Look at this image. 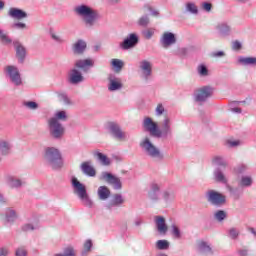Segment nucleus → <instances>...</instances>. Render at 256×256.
Here are the masks:
<instances>
[{
  "mask_svg": "<svg viewBox=\"0 0 256 256\" xmlns=\"http://www.w3.org/2000/svg\"><path fill=\"white\" fill-rule=\"evenodd\" d=\"M0 39L3 43H11L12 42L10 37L7 36V34H5V31H3V30H0Z\"/></svg>",
  "mask_w": 256,
  "mask_h": 256,
  "instance_id": "obj_52",
  "label": "nucleus"
},
{
  "mask_svg": "<svg viewBox=\"0 0 256 256\" xmlns=\"http://www.w3.org/2000/svg\"><path fill=\"white\" fill-rule=\"evenodd\" d=\"M108 131L116 141H127V133L116 122H108Z\"/></svg>",
  "mask_w": 256,
  "mask_h": 256,
  "instance_id": "obj_11",
  "label": "nucleus"
},
{
  "mask_svg": "<svg viewBox=\"0 0 256 256\" xmlns=\"http://www.w3.org/2000/svg\"><path fill=\"white\" fill-rule=\"evenodd\" d=\"M212 164L216 165L217 167H227V162L222 156H214L212 158Z\"/></svg>",
  "mask_w": 256,
  "mask_h": 256,
  "instance_id": "obj_35",
  "label": "nucleus"
},
{
  "mask_svg": "<svg viewBox=\"0 0 256 256\" xmlns=\"http://www.w3.org/2000/svg\"><path fill=\"white\" fill-rule=\"evenodd\" d=\"M214 91L215 89L211 86L198 88L194 92V101H196V103H205L207 99L213 96Z\"/></svg>",
  "mask_w": 256,
  "mask_h": 256,
  "instance_id": "obj_8",
  "label": "nucleus"
},
{
  "mask_svg": "<svg viewBox=\"0 0 256 256\" xmlns=\"http://www.w3.org/2000/svg\"><path fill=\"white\" fill-rule=\"evenodd\" d=\"M100 181H105L108 185H112L115 191H121L123 189V183L121 179L110 172H102L100 176Z\"/></svg>",
  "mask_w": 256,
  "mask_h": 256,
  "instance_id": "obj_10",
  "label": "nucleus"
},
{
  "mask_svg": "<svg viewBox=\"0 0 256 256\" xmlns=\"http://www.w3.org/2000/svg\"><path fill=\"white\" fill-rule=\"evenodd\" d=\"M143 127L145 130L149 131L152 137L157 136L159 125H157V122H153V119H151L150 117L144 118Z\"/></svg>",
  "mask_w": 256,
  "mask_h": 256,
  "instance_id": "obj_18",
  "label": "nucleus"
},
{
  "mask_svg": "<svg viewBox=\"0 0 256 256\" xmlns=\"http://www.w3.org/2000/svg\"><path fill=\"white\" fill-rule=\"evenodd\" d=\"M60 99L61 101H63L65 105H73V102H71V99H69V97L65 94L60 95Z\"/></svg>",
  "mask_w": 256,
  "mask_h": 256,
  "instance_id": "obj_54",
  "label": "nucleus"
},
{
  "mask_svg": "<svg viewBox=\"0 0 256 256\" xmlns=\"http://www.w3.org/2000/svg\"><path fill=\"white\" fill-rule=\"evenodd\" d=\"M143 36L145 39H151V37H153V32L151 30H145L143 31Z\"/></svg>",
  "mask_w": 256,
  "mask_h": 256,
  "instance_id": "obj_60",
  "label": "nucleus"
},
{
  "mask_svg": "<svg viewBox=\"0 0 256 256\" xmlns=\"http://www.w3.org/2000/svg\"><path fill=\"white\" fill-rule=\"evenodd\" d=\"M241 47L242 45L241 42H239V40H236L232 43V49H234L235 51H239Z\"/></svg>",
  "mask_w": 256,
  "mask_h": 256,
  "instance_id": "obj_57",
  "label": "nucleus"
},
{
  "mask_svg": "<svg viewBox=\"0 0 256 256\" xmlns=\"http://www.w3.org/2000/svg\"><path fill=\"white\" fill-rule=\"evenodd\" d=\"M22 231H24L25 233L29 231H35V226H33V224H25L22 226Z\"/></svg>",
  "mask_w": 256,
  "mask_h": 256,
  "instance_id": "obj_55",
  "label": "nucleus"
},
{
  "mask_svg": "<svg viewBox=\"0 0 256 256\" xmlns=\"http://www.w3.org/2000/svg\"><path fill=\"white\" fill-rule=\"evenodd\" d=\"M17 219V212L13 209H8L6 211V221L8 223H14V221Z\"/></svg>",
  "mask_w": 256,
  "mask_h": 256,
  "instance_id": "obj_37",
  "label": "nucleus"
},
{
  "mask_svg": "<svg viewBox=\"0 0 256 256\" xmlns=\"http://www.w3.org/2000/svg\"><path fill=\"white\" fill-rule=\"evenodd\" d=\"M15 256H27V249L25 246L18 247L15 251Z\"/></svg>",
  "mask_w": 256,
  "mask_h": 256,
  "instance_id": "obj_50",
  "label": "nucleus"
},
{
  "mask_svg": "<svg viewBox=\"0 0 256 256\" xmlns=\"http://www.w3.org/2000/svg\"><path fill=\"white\" fill-rule=\"evenodd\" d=\"M74 13H76L78 17H81L82 23H84L86 29H93L95 23L101 19L99 12L86 4L76 6Z\"/></svg>",
  "mask_w": 256,
  "mask_h": 256,
  "instance_id": "obj_2",
  "label": "nucleus"
},
{
  "mask_svg": "<svg viewBox=\"0 0 256 256\" xmlns=\"http://www.w3.org/2000/svg\"><path fill=\"white\" fill-rule=\"evenodd\" d=\"M214 219L218 221V223H223V221L227 219V212H225V210L216 211L214 213Z\"/></svg>",
  "mask_w": 256,
  "mask_h": 256,
  "instance_id": "obj_34",
  "label": "nucleus"
},
{
  "mask_svg": "<svg viewBox=\"0 0 256 256\" xmlns=\"http://www.w3.org/2000/svg\"><path fill=\"white\" fill-rule=\"evenodd\" d=\"M5 71L13 85L16 87L23 85V79H21V73L19 72V68H17V66L8 65L5 67Z\"/></svg>",
  "mask_w": 256,
  "mask_h": 256,
  "instance_id": "obj_12",
  "label": "nucleus"
},
{
  "mask_svg": "<svg viewBox=\"0 0 256 256\" xmlns=\"http://www.w3.org/2000/svg\"><path fill=\"white\" fill-rule=\"evenodd\" d=\"M108 81H109L108 90L119 91L120 89H123V83H121V80L119 78H115V76L110 75L108 77Z\"/></svg>",
  "mask_w": 256,
  "mask_h": 256,
  "instance_id": "obj_25",
  "label": "nucleus"
},
{
  "mask_svg": "<svg viewBox=\"0 0 256 256\" xmlns=\"http://www.w3.org/2000/svg\"><path fill=\"white\" fill-rule=\"evenodd\" d=\"M137 23L139 27H149V24L151 23V20L149 19V15H143L138 19Z\"/></svg>",
  "mask_w": 256,
  "mask_h": 256,
  "instance_id": "obj_41",
  "label": "nucleus"
},
{
  "mask_svg": "<svg viewBox=\"0 0 256 256\" xmlns=\"http://www.w3.org/2000/svg\"><path fill=\"white\" fill-rule=\"evenodd\" d=\"M248 231H249V233H251V234L255 237V239H256V230H255V228L249 227V228H248Z\"/></svg>",
  "mask_w": 256,
  "mask_h": 256,
  "instance_id": "obj_64",
  "label": "nucleus"
},
{
  "mask_svg": "<svg viewBox=\"0 0 256 256\" xmlns=\"http://www.w3.org/2000/svg\"><path fill=\"white\" fill-rule=\"evenodd\" d=\"M241 142L239 141H232V140H228L226 141V144L228 145V147H237L240 145Z\"/></svg>",
  "mask_w": 256,
  "mask_h": 256,
  "instance_id": "obj_58",
  "label": "nucleus"
},
{
  "mask_svg": "<svg viewBox=\"0 0 256 256\" xmlns=\"http://www.w3.org/2000/svg\"><path fill=\"white\" fill-rule=\"evenodd\" d=\"M50 37L53 39V41H56V43H65V39L61 37V35L55 33V32H50Z\"/></svg>",
  "mask_w": 256,
  "mask_h": 256,
  "instance_id": "obj_49",
  "label": "nucleus"
},
{
  "mask_svg": "<svg viewBox=\"0 0 256 256\" xmlns=\"http://www.w3.org/2000/svg\"><path fill=\"white\" fill-rule=\"evenodd\" d=\"M171 125V118L165 115L161 122V129L158 128L156 132V139H171L173 137V128H171Z\"/></svg>",
  "mask_w": 256,
  "mask_h": 256,
  "instance_id": "obj_6",
  "label": "nucleus"
},
{
  "mask_svg": "<svg viewBox=\"0 0 256 256\" xmlns=\"http://www.w3.org/2000/svg\"><path fill=\"white\" fill-rule=\"evenodd\" d=\"M71 185L74 195L78 196L83 205L86 207H93V201L89 198V194H87V186L81 183L77 177H72Z\"/></svg>",
  "mask_w": 256,
  "mask_h": 256,
  "instance_id": "obj_3",
  "label": "nucleus"
},
{
  "mask_svg": "<svg viewBox=\"0 0 256 256\" xmlns=\"http://www.w3.org/2000/svg\"><path fill=\"white\" fill-rule=\"evenodd\" d=\"M9 254V251L7 248H1L0 249V256H7Z\"/></svg>",
  "mask_w": 256,
  "mask_h": 256,
  "instance_id": "obj_63",
  "label": "nucleus"
},
{
  "mask_svg": "<svg viewBox=\"0 0 256 256\" xmlns=\"http://www.w3.org/2000/svg\"><path fill=\"white\" fill-rule=\"evenodd\" d=\"M239 65H256V57H239L238 58Z\"/></svg>",
  "mask_w": 256,
  "mask_h": 256,
  "instance_id": "obj_31",
  "label": "nucleus"
},
{
  "mask_svg": "<svg viewBox=\"0 0 256 256\" xmlns=\"http://www.w3.org/2000/svg\"><path fill=\"white\" fill-rule=\"evenodd\" d=\"M5 181L7 185L11 187V189H19L20 187H23V185H25L24 181H22L21 179H18L13 175H6Z\"/></svg>",
  "mask_w": 256,
  "mask_h": 256,
  "instance_id": "obj_22",
  "label": "nucleus"
},
{
  "mask_svg": "<svg viewBox=\"0 0 256 256\" xmlns=\"http://www.w3.org/2000/svg\"><path fill=\"white\" fill-rule=\"evenodd\" d=\"M202 9L203 11H206V13H211V10L213 9V4H211L210 2H203Z\"/></svg>",
  "mask_w": 256,
  "mask_h": 256,
  "instance_id": "obj_53",
  "label": "nucleus"
},
{
  "mask_svg": "<svg viewBox=\"0 0 256 256\" xmlns=\"http://www.w3.org/2000/svg\"><path fill=\"white\" fill-rule=\"evenodd\" d=\"M55 256H75V249L73 247H67L64 249V253L55 254Z\"/></svg>",
  "mask_w": 256,
  "mask_h": 256,
  "instance_id": "obj_48",
  "label": "nucleus"
},
{
  "mask_svg": "<svg viewBox=\"0 0 256 256\" xmlns=\"http://www.w3.org/2000/svg\"><path fill=\"white\" fill-rule=\"evenodd\" d=\"M48 130L52 139H63V136L65 135V126H63L61 122L48 120Z\"/></svg>",
  "mask_w": 256,
  "mask_h": 256,
  "instance_id": "obj_9",
  "label": "nucleus"
},
{
  "mask_svg": "<svg viewBox=\"0 0 256 256\" xmlns=\"http://www.w3.org/2000/svg\"><path fill=\"white\" fill-rule=\"evenodd\" d=\"M186 12L191 13L192 15H198L199 14V8L195 3L193 2H188L186 3Z\"/></svg>",
  "mask_w": 256,
  "mask_h": 256,
  "instance_id": "obj_36",
  "label": "nucleus"
},
{
  "mask_svg": "<svg viewBox=\"0 0 256 256\" xmlns=\"http://www.w3.org/2000/svg\"><path fill=\"white\" fill-rule=\"evenodd\" d=\"M197 72L200 77H207V75H209V69H207V66H205V64L199 65L197 68Z\"/></svg>",
  "mask_w": 256,
  "mask_h": 256,
  "instance_id": "obj_44",
  "label": "nucleus"
},
{
  "mask_svg": "<svg viewBox=\"0 0 256 256\" xmlns=\"http://www.w3.org/2000/svg\"><path fill=\"white\" fill-rule=\"evenodd\" d=\"M94 66L95 62L91 58L77 60L74 64V68L70 69L68 72V83H70V85L83 83V81H85L83 73H87L90 71L91 67ZM79 69L83 71V73H81Z\"/></svg>",
  "mask_w": 256,
  "mask_h": 256,
  "instance_id": "obj_1",
  "label": "nucleus"
},
{
  "mask_svg": "<svg viewBox=\"0 0 256 256\" xmlns=\"http://www.w3.org/2000/svg\"><path fill=\"white\" fill-rule=\"evenodd\" d=\"M46 163L54 170L63 167V156L61 151L55 147H47L44 153Z\"/></svg>",
  "mask_w": 256,
  "mask_h": 256,
  "instance_id": "obj_4",
  "label": "nucleus"
},
{
  "mask_svg": "<svg viewBox=\"0 0 256 256\" xmlns=\"http://www.w3.org/2000/svg\"><path fill=\"white\" fill-rule=\"evenodd\" d=\"M163 199H164L165 203H173V201H175V192L165 191L163 193Z\"/></svg>",
  "mask_w": 256,
  "mask_h": 256,
  "instance_id": "obj_38",
  "label": "nucleus"
},
{
  "mask_svg": "<svg viewBox=\"0 0 256 256\" xmlns=\"http://www.w3.org/2000/svg\"><path fill=\"white\" fill-rule=\"evenodd\" d=\"M13 29H27V24L23 22H16L12 25Z\"/></svg>",
  "mask_w": 256,
  "mask_h": 256,
  "instance_id": "obj_56",
  "label": "nucleus"
},
{
  "mask_svg": "<svg viewBox=\"0 0 256 256\" xmlns=\"http://www.w3.org/2000/svg\"><path fill=\"white\" fill-rule=\"evenodd\" d=\"M239 235L240 232L237 228H230L228 230V237H230V239H233L234 241L239 238Z\"/></svg>",
  "mask_w": 256,
  "mask_h": 256,
  "instance_id": "obj_47",
  "label": "nucleus"
},
{
  "mask_svg": "<svg viewBox=\"0 0 256 256\" xmlns=\"http://www.w3.org/2000/svg\"><path fill=\"white\" fill-rule=\"evenodd\" d=\"M80 169L84 175H87V177H95V175H97V170L91 166V161L83 162L80 165Z\"/></svg>",
  "mask_w": 256,
  "mask_h": 256,
  "instance_id": "obj_24",
  "label": "nucleus"
},
{
  "mask_svg": "<svg viewBox=\"0 0 256 256\" xmlns=\"http://www.w3.org/2000/svg\"><path fill=\"white\" fill-rule=\"evenodd\" d=\"M159 193H161V186L157 183H152L150 185V190L148 191V199L154 202L159 201Z\"/></svg>",
  "mask_w": 256,
  "mask_h": 256,
  "instance_id": "obj_23",
  "label": "nucleus"
},
{
  "mask_svg": "<svg viewBox=\"0 0 256 256\" xmlns=\"http://www.w3.org/2000/svg\"><path fill=\"white\" fill-rule=\"evenodd\" d=\"M171 233L175 239H181L183 237V233H181V229L176 224L171 225Z\"/></svg>",
  "mask_w": 256,
  "mask_h": 256,
  "instance_id": "obj_40",
  "label": "nucleus"
},
{
  "mask_svg": "<svg viewBox=\"0 0 256 256\" xmlns=\"http://www.w3.org/2000/svg\"><path fill=\"white\" fill-rule=\"evenodd\" d=\"M111 65L112 67H114L115 72L119 73V71H121V69H123V60H119V59H112L111 60Z\"/></svg>",
  "mask_w": 256,
  "mask_h": 256,
  "instance_id": "obj_39",
  "label": "nucleus"
},
{
  "mask_svg": "<svg viewBox=\"0 0 256 256\" xmlns=\"http://www.w3.org/2000/svg\"><path fill=\"white\" fill-rule=\"evenodd\" d=\"M15 52H16V59H18V63H25V59L27 58V48L22 45L19 41L13 42Z\"/></svg>",
  "mask_w": 256,
  "mask_h": 256,
  "instance_id": "obj_16",
  "label": "nucleus"
},
{
  "mask_svg": "<svg viewBox=\"0 0 256 256\" xmlns=\"http://www.w3.org/2000/svg\"><path fill=\"white\" fill-rule=\"evenodd\" d=\"M139 69L141 71L142 79L149 81L153 75V64L149 60H142L139 62Z\"/></svg>",
  "mask_w": 256,
  "mask_h": 256,
  "instance_id": "obj_13",
  "label": "nucleus"
},
{
  "mask_svg": "<svg viewBox=\"0 0 256 256\" xmlns=\"http://www.w3.org/2000/svg\"><path fill=\"white\" fill-rule=\"evenodd\" d=\"M92 247H93V241H91V239L86 240L83 245L82 256H87L89 251H91Z\"/></svg>",
  "mask_w": 256,
  "mask_h": 256,
  "instance_id": "obj_42",
  "label": "nucleus"
},
{
  "mask_svg": "<svg viewBox=\"0 0 256 256\" xmlns=\"http://www.w3.org/2000/svg\"><path fill=\"white\" fill-rule=\"evenodd\" d=\"M240 185L242 187H251V185H253V179L249 176H243Z\"/></svg>",
  "mask_w": 256,
  "mask_h": 256,
  "instance_id": "obj_45",
  "label": "nucleus"
},
{
  "mask_svg": "<svg viewBox=\"0 0 256 256\" xmlns=\"http://www.w3.org/2000/svg\"><path fill=\"white\" fill-rule=\"evenodd\" d=\"M139 145L144 153L151 159H155L156 161H163V159H165V155L161 153V149L155 146L149 137H145Z\"/></svg>",
  "mask_w": 256,
  "mask_h": 256,
  "instance_id": "obj_5",
  "label": "nucleus"
},
{
  "mask_svg": "<svg viewBox=\"0 0 256 256\" xmlns=\"http://www.w3.org/2000/svg\"><path fill=\"white\" fill-rule=\"evenodd\" d=\"M163 113H165V107L163 106V104H158L155 109L156 117H161V115H163Z\"/></svg>",
  "mask_w": 256,
  "mask_h": 256,
  "instance_id": "obj_51",
  "label": "nucleus"
},
{
  "mask_svg": "<svg viewBox=\"0 0 256 256\" xmlns=\"http://www.w3.org/2000/svg\"><path fill=\"white\" fill-rule=\"evenodd\" d=\"M154 222L159 235H167V232L169 231V226H167V221L165 220V217L154 216Z\"/></svg>",
  "mask_w": 256,
  "mask_h": 256,
  "instance_id": "obj_17",
  "label": "nucleus"
},
{
  "mask_svg": "<svg viewBox=\"0 0 256 256\" xmlns=\"http://www.w3.org/2000/svg\"><path fill=\"white\" fill-rule=\"evenodd\" d=\"M205 197L213 207H223L227 203V196L215 190H208Z\"/></svg>",
  "mask_w": 256,
  "mask_h": 256,
  "instance_id": "obj_7",
  "label": "nucleus"
},
{
  "mask_svg": "<svg viewBox=\"0 0 256 256\" xmlns=\"http://www.w3.org/2000/svg\"><path fill=\"white\" fill-rule=\"evenodd\" d=\"M24 107L30 109V111H37L39 109V104L35 101L24 102Z\"/></svg>",
  "mask_w": 256,
  "mask_h": 256,
  "instance_id": "obj_46",
  "label": "nucleus"
},
{
  "mask_svg": "<svg viewBox=\"0 0 256 256\" xmlns=\"http://www.w3.org/2000/svg\"><path fill=\"white\" fill-rule=\"evenodd\" d=\"M11 153V143L6 140H0V155L7 156Z\"/></svg>",
  "mask_w": 256,
  "mask_h": 256,
  "instance_id": "obj_30",
  "label": "nucleus"
},
{
  "mask_svg": "<svg viewBox=\"0 0 256 256\" xmlns=\"http://www.w3.org/2000/svg\"><path fill=\"white\" fill-rule=\"evenodd\" d=\"M156 247L160 251H165V250L169 249V241H167V240H158L156 242Z\"/></svg>",
  "mask_w": 256,
  "mask_h": 256,
  "instance_id": "obj_43",
  "label": "nucleus"
},
{
  "mask_svg": "<svg viewBox=\"0 0 256 256\" xmlns=\"http://www.w3.org/2000/svg\"><path fill=\"white\" fill-rule=\"evenodd\" d=\"M216 30L218 31V35H220V37H229L233 32L231 25L227 24L226 22L217 24Z\"/></svg>",
  "mask_w": 256,
  "mask_h": 256,
  "instance_id": "obj_21",
  "label": "nucleus"
},
{
  "mask_svg": "<svg viewBox=\"0 0 256 256\" xmlns=\"http://www.w3.org/2000/svg\"><path fill=\"white\" fill-rule=\"evenodd\" d=\"M125 203V198L123 195L116 193L113 194L112 199L106 204V209H113V207H121Z\"/></svg>",
  "mask_w": 256,
  "mask_h": 256,
  "instance_id": "obj_19",
  "label": "nucleus"
},
{
  "mask_svg": "<svg viewBox=\"0 0 256 256\" xmlns=\"http://www.w3.org/2000/svg\"><path fill=\"white\" fill-rule=\"evenodd\" d=\"M72 51L74 55H84L85 51H87V42L83 39L77 40L72 45Z\"/></svg>",
  "mask_w": 256,
  "mask_h": 256,
  "instance_id": "obj_20",
  "label": "nucleus"
},
{
  "mask_svg": "<svg viewBox=\"0 0 256 256\" xmlns=\"http://www.w3.org/2000/svg\"><path fill=\"white\" fill-rule=\"evenodd\" d=\"M177 43V36L173 32H164L160 37V45L163 49H169Z\"/></svg>",
  "mask_w": 256,
  "mask_h": 256,
  "instance_id": "obj_15",
  "label": "nucleus"
},
{
  "mask_svg": "<svg viewBox=\"0 0 256 256\" xmlns=\"http://www.w3.org/2000/svg\"><path fill=\"white\" fill-rule=\"evenodd\" d=\"M69 119L67 116V112L65 110L57 111L54 114V117H51L48 121H53L54 123H61V121L65 122Z\"/></svg>",
  "mask_w": 256,
  "mask_h": 256,
  "instance_id": "obj_28",
  "label": "nucleus"
},
{
  "mask_svg": "<svg viewBox=\"0 0 256 256\" xmlns=\"http://www.w3.org/2000/svg\"><path fill=\"white\" fill-rule=\"evenodd\" d=\"M8 15L12 19H18V21H21V19H27L28 17L27 12L19 8H10L8 11Z\"/></svg>",
  "mask_w": 256,
  "mask_h": 256,
  "instance_id": "obj_26",
  "label": "nucleus"
},
{
  "mask_svg": "<svg viewBox=\"0 0 256 256\" xmlns=\"http://www.w3.org/2000/svg\"><path fill=\"white\" fill-rule=\"evenodd\" d=\"M212 56L213 57H225V52H223V51L213 52Z\"/></svg>",
  "mask_w": 256,
  "mask_h": 256,
  "instance_id": "obj_61",
  "label": "nucleus"
},
{
  "mask_svg": "<svg viewBox=\"0 0 256 256\" xmlns=\"http://www.w3.org/2000/svg\"><path fill=\"white\" fill-rule=\"evenodd\" d=\"M198 249L200 253H213L211 246H209V244L205 241L198 242Z\"/></svg>",
  "mask_w": 256,
  "mask_h": 256,
  "instance_id": "obj_33",
  "label": "nucleus"
},
{
  "mask_svg": "<svg viewBox=\"0 0 256 256\" xmlns=\"http://www.w3.org/2000/svg\"><path fill=\"white\" fill-rule=\"evenodd\" d=\"M94 157H97L98 161H100L102 165H106V166L111 165V160H109L107 155L101 152H94Z\"/></svg>",
  "mask_w": 256,
  "mask_h": 256,
  "instance_id": "obj_32",
  "label": "nucleus"
},
{
  "mask_svg": "<svg viewBox=\"0 0 256 256\" xmlns=\"http://www.w3.org/2000/svg\"><path fill=\"white\" fill-rule=\"evenodd\" d=\"M213 174H214V179L215 181H217V183H223L224 185H226L228 180H227V177H225V174L223 173L221 168H216Z\"/></svg>",
  "mask_w": 256,
  "mask_h": 256,
  "instance_id": "obj_29",
  "label": "nucleus"
},
{
  "mask_svg": "<svg viewBox=\"0 0 256 256\" xmlns=\"http://www.w3.org/2000/svg\"><path fill=\"white\" fill-rule=\"evenodd\" d=\"M97 195L100 201H107L111 197V190L107 186H99Z\"/></svg>",
  "mask_w": 256,
  "mask_h": 256,
  "instance_id": "obj_27",
  "label": "nucleus"
},
{
  "mask_svg": "<svg viewBox=\"0 0 256 256\" xmlns=\"http://www.w3.org/2000/svg\"><path fill=\"white\" fill-rule=\"evenodd\" d=\"M138 44L139 36H137L135 33H131L123 40V42L120 43V47L123 49V51H129V49L137 47Z\"/></svg>",
  "mask_w": 256,
  "mask_h": 256,
  "instance_id": "obj_14",
  "label": "nucleus"
},
{
  "mask_svg": "<svg viewBox=\"0 0 256 256\" xmlns=\"http://www.w3.org/2000/svg\"><path fill=\"white\" fill-rule=\"evenodd\" d=\"M240 256H248L249 255V250L247 249H242L238 251Z\"/></svg>",
  "mask_w": 256,
  "mask_h": 256,
  "instance_id": "obj_62",
  "label": "nucleus"
},
{
  "mask_svg": "<svg viewBox=\"0 0 256 256\" xmlns=\"http://www.w3.org/2000/svg\"><path fill=\"white\" fill-rule=\"evenodd\" d=\"M145 9H148V11L152 13L153 17H159V11L153 10L151 6H146Z\"/></svg>",
  "mask_w": 256,
  "mask_h": 256,
  "instance_id": "obj_59",
  "label": "nucleus"
}]
</instances>
